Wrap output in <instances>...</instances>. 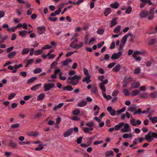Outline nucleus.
<instances>
[{
  "label": "nucleus",
  "mask_w": 157,
  "mask_h": 157,
  "mask_svg": "<svg viewBox=\"0 0 157 157\" xmlns=\"http://www.w3.org/2000/svg\"><path fill=\"white\" fill-rule=\"evenodd\" d=\"M81 76L79 75H74L73 77H70L68 78V80H71V81H78L80 80L81 79Z\"/></svg>",
  "instance_id": "nucleus-7"
},
{
  "label": "nucleus",
  "mask_w": 157,
  "mask_h": 157,
  "mask_svg": "<svg viewBox=\"0 0 157 157\" xmlns=\"http://www.w3.org/2000/svg\"><path fill=\"white\" fill-rule=\"evenodd\" d=\"M86 125L89 127H92L94 125L93 123L92 122H90L88 123H86Z\"/></svg>",
  "instance_id": "nucleus-63"
},
{
  "label": "nucleus",
  "mask_w": 157,
  "mask_h": 157,
  "mask_svg": "<svg viewBox=\"0 0 157 157\" xmlns=\"http://www.w3.org/2000/svg\"><path fill=\"white\" fill-rule=\"evenodd\" d=\"M83 42H79V44L74 45L73 48L78 49L82 47L83 46Z\"/></svg>",
  "instance_id": "nucleus-19"
},
{
  "label": "nucleus",
  "mask_w": 157,
  "mask_h": 157,
  "mask_svg": "<svg viewBox=\"0 0 157 157\" xmlns=\"http://www.w3.org/2000/svg\"><path fill=\"white\" fill-rule=\"evenodd\" d=\"M121 26L118 25L114 30V32L116 33H118L120 31Z\"/></svg>",
  "instance_id": "nucleus-36"
},
{
  "label": "nucleus",
  "mask_w": 157,
  "mask_h": 157,
  "mask_svg": "<svg viewBox=\"0 0 157 157\" xmlns=\"http://www.w3.org/2000/svg\"><path fill=\"white\" fill-rule=\"evenodd\" d=\"M139 97L143 98H146L148 97V94L147 93H144L140 94Z\"/></svg>",
  "instance_id": "nucleus-25"
},
{
  "label": "nucleus",
  "mask_w": 157,
  "mask_h": 157,
  "mask_svg": "<svg viewBox=\"0 0 157 157\" xmlns=\"http://www.w3.org/2000/svg\"><path fill=\"white\" fill-rule=\"evenodd\" d=\"M45 97V95L44 94H40L38 97L37 99L38 101H41L43 100Z\"/></svg>",
  "instance_id": "nucleus-30"
},
{
  "label": "nucleus",
  "mask_w": 157,
  "mask_h": 157,
  "mask_svg": "<svg viewBox=\"0 0 157 157\" xmlns=\"http://www.w3.org/2000/svg\"><path fill=\"white\" fill-rule=\"evenodd\" d=\"M41 84L40 83L37 84L34 86H33L31 88L32 90L35 91L39 88L41 86Z\"/></svg>",
  "instance_id": "nucleus-16"
},
{
  "label": "nucleus",
  "mask_w": 157,
  "mask_h": 157,
  "mask_svg": "<svg viewBox=\"0 0 157 157\" xmlns=\"http://www.w3.org/2000/svg\"><path fill=\"white\" fill-rule=\"evenodd\" d=\"M140 69L139 67H138L135 70L134 73L135 74H138L140 73Z\"/></svg>",
  "instance_id": "nucleus-55"
},
{
  "label": "nucleus",
  "mask_w": 157,
  "mask_h": 157,
  "mask_svg": "<svg viewBox=\"0 0 157 157\" xmlns=\"http://www.w3.org/2000/svg\"><path fill=\"white\" fill-rule=\"evenodd\" d=\"M83 138V137L81 136L78 138L77 140V143L78 144H80L81 143L82 141V140Z\"/></svg>",
  "instance_id": "nucleus-59"
},
{
  "label": "nucleus",
  "mask_w": 157,
  "mask_h": 157,
  "mask_svg": "<svg viewBox=\"0 0 157 157\" xmlns=\"http://www.w3.org/2000/svg\"><path fill=\"white\" fill-rule=\"evenodd\" d=\"M113 155L114 153L113 151L110 150L109 151H107L105 152V156L106 157H108L110 156H113Z\"/></svg>",
  "instance_id": "nucleus-26"
},
{
  "label": "nucleus",
  "mask_w": 157,
  "mask_h": 157,
  "mask_svg": "<svg viewBox=\"0 0 157 157\" xmlns=\"http://www.w3.org/2000/svg\"><path fill=\"white\" fill-rule=\"evenodd\" d=\"M108 82V80L107 79H105L103 82H101L99 84L100 89L102 90V94H103L105 93L106 91V89L104 85L107 83Z\"/></svg>",
  "instance_id": "nucleus-2"
},
{
  "label": "nucleus",
  "mask_w": 157,
  "mask_h": 157,
  "mask_svg": "<svg viewBox=\"0 0 157 157\" xmlns=\"http://www.w3.org/2000/svg\"><path fill=\"white\" fill-rule=\"evenodd\" d=\"M104 32V30L103 29H99L97 31V33L99 35H102Z\"/></svg>",
  "instance_id": "nucleus-39"
},
{
  "label": "nucleus",
  "mask_w": 157,
  "mask_h": 157,
  "mask_svg": "<svg viewBox=\"0 0 157 157\" xmlns=\"http://www.w3.org/2000/svg\"><path fill=\"white\" fill-rule=\"evenodd\" d=\"M157 96V92H154L152 93L150 95V97L152 98H155Z\"/></svg>",
  "instance_id": "nucleus-42"
},
{
  "label": "nucleus",
  "mask_w": 157,
  "mask_h": 157,
  "mask_svg": "<svg viewBox=\"0 0 157 157\" xmlns=\"http://www.w3.org/2000/svg\"><path fill=\"white\" fill-rule=\"evenodd\" d=\"M42 116V113L40 112H38L36 113L34 116V118H40Z\"/></svg>",
  "instance_id": "nucleus-40"
},
{
  "label": "nucleus",
  "mask_w": 157,
  "mask_h": 157,
  "mask_svg": "<svg viewBox=\"0 0 157 157\" xmlns=\"http://www.w3.org/2000/svg\"><path fill=\"white\" fill-rule=\"evenodd\" d=\"M57 17H55L53 18L51 17H49L48 18V19L49 21H56L57 20Z\"/></svg>",
  "instance_id": "nucleus-47"
},
{
  "label": "nucleus",
  "mask_w": 157,
  "mask_h": 157,
  "mask_svg": "<svg viewBox=\"0 0 157 157\" xmlns=\"http://www.w3.org/2000/svg\"><path fill=\"white\" fill-rule=\"evenodd\" d=\"M58 64V63L57 62L54 61L51 64L50 66V68L51 69L53 68L54 67H55L56 65Z\"/></svg>",
  "instance_id": "nucleus-54"
},
{
  "label": "nucleus",
  "mask_w": 157,
  "mask_h": 157,
  "mask_svg": "<svg viewBox=\"0 0 157 157\" xmlns=\"http://www.w3.org/2000/svg\"><path fill=\"white\" fill-rule=\"evenodd\" d=\"M140 92V91L139 90H135L132 91L131 93V95L132 96H136Z\"/></svg>",
  "instance_id": "nucleus-31"
},
{
  "label": "nucleus",
  "mask_w": 157,
  "mask_h": 157,
  "mask_svg": "<svg viewBox=\"0 0 157 157\" xmlns=\"http://www.w3.org/2000/svg\"><path fill=\"white\" fill-rule=\"evenodd\" d=\"M140 86V84L139 82H136L132 83L131 87L133 89H136L139 87Z\"/></svg>",
  "instance_id": "nucleus-14"
},
{
  "label": "nucleus",
  "mask_w": 157,
  "mask_h": 157,
  "mask_svg": "<svg viewBox=\"0 0 157 157\" xmlns=\"http://www.w3.org/2000/svg\"><path fill=\"white\" fill-rule=\"evenodd\" d=\"M29 49L28 48H24L22 52V54L23 55L27 54L29 52Z\"/></svg>",
  "instance_id": "nucleus-38"
},
{
  "label": "nucleus",
  "mask_w": 157,
  "mask_h": 157,
  "mask_svg": "<svg viewBox=\"0 0 157 157\" xmlns=\"http://www.w3.org/2000/svg\"><path fill=\"white\" fill-rule=\"evenodd\" d=\"M91 91L92 93L96 94L97 92V89L96 86H95L94 87H92Z\"/></svg>",
  "instance_id": "nucleus-41"
},
{
  "label": "nucleus",
  "mask_w": 157,
  "mask_h": 157,
  "mask_svg": "<svg viewBox=\"0 0 157 157\" xmlns=\"http://www.w3.org/2000/svg\"><path fill=\"white\" fill-rule=\"evenodd\" d=\"M128 82L126 81V79L124 78L123 82V87H125L128 84Z\"/></svg>",
  "instance_id": "nucleus-50"
},
{
  "label": "nucleus",
  "mask_w": 157,
  "mask_h": 157,
  "mask_svg": "<svg viewBox=\"0 0 157 157\" xmlns=\"http://www.w3.org/2000/svg\"><path fill=\"white\" fill-rule=\"evenodd\" d=\"M16 52L15 51H13L10 53L8 55V57L10 58H12L15 56L16 54Z\"/></svg>",
  "instance_id": "nucleus-29"
},
{
  "label": "nucleus",
  "mask_w": 157,
  "mask_h": 157,
  "mask_svg": "<svg viewBox=\"0 0 157 157\" xmlns=\"http://www.w3.org/2000/svg\"><path fill=\"white\" fill-rule=\"evenodd\" d=\"M37 79L36 77H34L31 78L29 79L27 82V83L28 84H30L33 82L35 80H36Z\"/></svg>",
  "instance_id": "nucleus-27"
},
{
  "label": "nucleus",
  "mask_w": 157,
  "mask_h": 157,
  "mask_svg": "<svg viewBox=\"0 0 157 157\" xmlns=\"http://www.w3.org/2000/svg\"><path fill=\"white\" fill-rule=\"evenodd\" d=\"M20 75L23 76L24 77H25L27 75V73L25 71H22L20 73Z\"/></svg>",
  "instance_id": "nucleus-61"
},
{
  "label": "nucleus",
  "mask_w": 157,
  "mask_h": 157,
  "mask_svg": "<svg viewBox=\"0 0 157 157\" xmlns=\"http://www.w3.org/2000/svg\"><path fill=\"white\" fill-rule=\"evenodd\" d=\"M16 95V94L14 93L10 94L9 95L8 98L9 100H11Z\"/></svg>",
  "instance_id": "nucleus-45"
},
{
  "label": "nucleus",
  "mask_w": 157,
  "mask_h": 157,
  "mask_svg": "<svg viewBox=\"0 0 157 157\" xmlns=\"http://www.w3.org/2000/svg\"><path fill=\"white\" fill-rule=\"evenodd\" d=\"M42 71V69L41 68H39L35 69L33 71V72L34 73L37 74L40 73Z\"/></svg>",
  "instance_id": "nucleus-37"
},
{
  "label": "nucleus",
  "mask_w": 157,
  "mask_h": 157,
  "mask_svg": "<svg viewBox=\"0 0 157 157\" xmlns=\"http://www.w3.org/2000/svg\"><path fill=\"white\" fill-rule=\"evenodd\" d=\"M132 11V7L131 6H129L127 9L126 11L125 12V13L127 14H129Z\"/></svg>",
  "instance_id": "nucleus-52"
},
{
  "label": "nucleus",
  "mask_w": 157,
  "mask_h": 157,
  "mask_svg": "<svg viewBox=\"0 0 157 157\" xmlns=\"http://www.w3.org/2000/svg\"><path fill=\"white\" fill-rule=\"evenodd\" d=\"M87 104L86 101L84 100H82L81 102L78 103L77 106L80 107H83L86 105Z\"/></svg>",
  "instance_id": "nucleus-21"
},
{
  "label": "nucleus",
  "mask_w": 157,
  "mask_h": 157,
  "mask_svg": "<svg viewBox=\"0 0 157 157\" xmlns=\"http://www.w3.org/2000/svg\"><path fill=\"white\" fill-rule=\"evenodd\" d=\"M119 6L118 3L117 2H115L114 3L111 4L110 5L111 7L113 8L117 9L118 8Z\"/></svg>",
  "instance_id": "nucleus-23"
},
{
  "label": "nucleus",
  "mask_w": 157,
  "mask_h": 157,
  "mask_svg": "<svg viewBox=\"0 0 157 157\" xmlns=\"http://www.w3.org/2000/svg\"><path fill=\"white\" fill-rule=\"evenodd\" d=\"M37 32L40 35H41L46 31V28L44 26H41L37 27Z\"/></svg>",
  "instance_id": "nucleus-3"
},
{
  "label": "nucleus",
  "mask_w": 157,
  "mask_h": 157,
  "mask_svg": "<svg viewBox=\"0 0 157 157\" xmlns=\"http://www.w3.org/2000/svg\"><path fill=\"white\" fill-rule=\"evenodd\" d=\"M119 94V91L117 90H114L112 93V95L113 96L115 97L117 95Z\"/></svg>",
  "instance_id": "nucleus-48"
},
{
  "label": "nucleus",
  "mask_w": 157,
  "mask_h": 157,
  "mask_svg": "<svg viewBox=\"0 0 157 157\" xmlns=\"http://www.w3.org/2000/svg\"><path fill=\"white\" fill-rule=\"evenodd\" d=\"M123 92H124V94L125 96H127L129 95V93L128 90V89H125L123 90Z\"/></svg>",
  "instance_id": "nucleus-62"
},
{
  "label": "nucleus",
  "mask_w": 157,
  "mask_h": 157,
  "mask_svg": "<svg viewBox=\"0 0 157 157\" xmlns=\"http://www.w3.org/2000/svg\"><path fill=\"white\" fill-rule=\"evenodd\" d=\"M80 112L79 110L78 109H76L73 111L72 114L75 115H78Z\"/></svg>",
  "instance_id": "nucleus-33"
},
{
  "label": "nucleus",
  "mask_w": 157,
  "mask_h": 157,
  "mask_svg": "<svg viewBox=\"0 0 157 157\" xmlns=\"http://www.w3.org/2000/svg\"><path fill=\"white\" fill-rule=\"evenodd\" d=\"M67 83L71 84L73 86H75L78 83V81H71V80H68V78H67Z\"/></svg>",
  "instance_id": "nucleus-18"
},
{
  "label": "nucleus",
  "mask_w": 157,
  "mask_h": 157,
  "mask_svg": "<svg viewBox=\"0 0 157 157\" xmlns=\"http://www.w3.org/2000/svg\"><path fill=\"white\" fill-rule=\"evenodd\" d=\"M73 132V129L70 128L64 133L63 136L65 137H68Z\"/></svg>",
  "instance_id": "nucleus-6"
},
{
  "label": "nucleus",
  "mask_w": 157,
  "mask_h": 157,
  "mask_svg": "<svg viewBox=\"0 0 157 157\" xmlns=\"http://www.w3.org/2000/svg\"><path fill=\"white\" fill-rule=\"evenodd\" d=\"M107 111L109 112L111 115L114 116L115 114V110L113 109L111 106H109L107 108Z\"/></svg>",
  "instance_id": "nucleus-9"
},
{
  "label": "nucleus",
  "mask_w": 157,
  "mask_h": 157,
  "mask_svg": "<svg viewBox=\"0 0 157 157\" xmlns=\"http://www.w3.org/2000/svg\"><path fill=\"white\" fill-rule=\"evenodd\" d=\"M127 36L124 35L121 40V42L125 44L127 41Z\"/></svg>",
  "instance_id": "nucleus-53"
},
{
  "label": "nucleus",
  "mask_w": 157,
  "mask_h": 157,
  "mask_svg": "<svg viewBox=\"0 0 157 157\" xmlns=\"http://www.w3.org/2000/svg\"><path fill=\"white\" fill-rule=\"evenodd\" d=\"M73 90V88L71 85H68L63 87V90H67L69 91H71Z\"/></svg>",
  "instance_id": "nucleus-17"
},
{
  "label": "nucleus",
  "mask_w": 157,
  "mask_h": 157,
  "mask_svg": "<svg viewBox=\"0 0 157 157\" xmlns=\"http://www.w3.org/2000/svg\"><path fill=\"white\" fill-rule=\"evenodd\" d=\"M131 124L132 125H133V126H136V120L135 119H132V120H131Z\"/></svg>",
  "instance_id": "nucleus-58"
},
{
  "label": "nucleus",
  "mask_w": 157,
  "mask_h": 157,
  "mask_svg": "<svg viewBox=\"0 0 157 157\" xmlns=\"http://www.w3.org/2000/svg\"><path fill=\"white\" fill-rule=\"evenodd\" d=\"M154 9L153 8L151 9L148 12L149 16L148 17V19L149 20H152L154 18Z\"/></svg>",
  "instance_id": "nucleus-8"
},
{
  "label": "nucleus",
  "mask_w": 157,
  "mask_h": 157,
  "mask_svg": "<svg viewBox=\"0 0 157 157\" xmlns=\"http://www.w3.org/2000/svg\"><path fill=\"white\" fill-rule=\"evenodd\" d=\"M27 33V31L26 30H22L19 31V35L22 37L25 36Z\"/></svg>",
  "instance_id": "nucleus-28"
},
{
  "label": "nucleus",
  "mask_w": 157,
  "mask_h": 157,
  "mask_svg": "<svg viewBox=\"0 0 157 157\" xmlns=\"http://www.w3.org/2000/svg\"><path fill=\"white\" fill-rule=\"evenodd\" d=\"M111 9L110 8H106L104 12V15L105 16H107L111 12Z\"/></svg>",
  "instance_id": "nucleus-22"
},
{
  "label": "nucleus",
  "mask_w": 157,
  "mask_h": 157,
  "mask_svg": "<svg viewBox=\"0 0 157 157\" xmlns=\"http://www.w3.org/2000/svg\"><path fill=\"white\" fill-rule=\"evenodd\" d=\"M122 53L121 51H120L117 53H114L111 56V58L113 60L117 59L122 56Z\"/></svg>",
  "instance_id": "nucleus-4"
},
{
  "label": "nucleus",
  "mask_w": 157,
  "mask_h": 157,
  "mask_svg": "<svg viewBox=\"0 0 157 157\" xmlns=\"http://www.w3.org/2000/svg\"><path fill=\"white\" fill-rule=\"evenodd\" d=\"M51 46L49 45H46L42 48V49H47L51 48Z\"/></svg>",
  "instance_id": "nucleus-60"
},
{
  "label": "nucleus",
  "mask_w": 157,
  "mask_h": 157,
  "mask_svg": "<svg viewBox=\"0 0 157 157\" xmlns=\"http://www.w3.org/2000/svg\"><path fill=\"white\" fill-rule=\"evenodd\" d=\"M148 15V12L146 10H142L139 14V16L142 18L146 17Z\"/></svg>",
  "instance_id": "nucleus-5"
},
{
  "label": "nucleus",
  "mask_w": 157,
  "mask_h": 157,
  "mask_svg": "<svg viewBox=\"0 0 157 157\" xmlns=\"http://www.w3.org/2000/svg\"><path fill=\"white\" fill-rule=\"evenodd\" d=\"M151 132H149L147 135L145 136V139L148 141V142H150L152 140V139H151L152 137L151 136Z\"/></svg>",
  "instance_id": "nucleus-15"
},
{
  "label": "nucleus",
  "mask_w": 157,
  "mask_h": 157,
  "mask_svg": "<svg viewBox=\"0 0 157 157\" xmlns=\"http://www.w3.org/2000/svg\"><path fill=\"white\" fill-rule=\"evenodd\" d=\"M133 106V107H129V109H128V110L134 113L136 109V105H134Z\"/></svg>",
  "instance_id": "nucleus-34"
},
{
  "label": "nucleus",
  "mask_w": 157,
  "mask_h": 157,
  "mask_svg": "<svg viewBox=\"0 0 157 157\" xmlns=\"http://www.w3.org/2000/svg\"><path fill=\"white\" fill-rule=\"evenodd\" d=\"M62 72H60L59 74V79L61 80L64 81L66 79V78L65 77L62 76Z\"/></svg>",
  "instance_id": "nucleus-51"
},
{
  "label": "nucleus",
  "mask_w": 157,
  "mask_h": 157,
  "mask_svg": "<svg viewBox=\"0 0 157 157\" xmlns=\"http://www.w3.org/2000/svg\"><path fill=\"white\" fill-rule=\"evenodd\" d=\"M78 40L77 38H76L74 41H73L70 45V47L73 48L74 46L77 44Z\"/></svg>",
  "instance_id": "nucleus-24"
},
{
  "label": "nucleus",
  "mask_w": 157,
  "mask_h": 157,
  "mask_svg": "<svg viewBox=\"0 0 157 157\" xmlns=\"http://www.w3.org/2000/svg\"><path fill=\"white\" fill-rule=\"evenodd\" d=\"M103 95L105 98L107 100H109L112 98V97L111 95H106L105 93L103 94Z\"/></svg>",
  "instance_id": "nucleus-44"
},
{
  "label": "nucleus",
  "mask_w": 157,
  "mask_h": 157,
  "mask_svg": "<svg viewBox=\"0 0 157 157\" xmlns=\"http://www.w3.org/2000/svg\"><path fill=\"white\" fill-rule=\"evenodd\" d=\"M9 146L13 148L17 147V144L16 142L12 140H10L9 143Z\"/></svg>",
  "instance_id": "nucleus-10"
},
{
  "label": "nucleus",
  "mask_w": 157,
  "mask_h": 157,
  "mask_svg": "<svg viewBox=\"0 0 157 157\" xmlns=\"http://www.w3.org/2000/svg\"><path fill=\"white\" fill-rule=\"evenodd\" d=\"M23 65L21 63H20L19 64L17 65L15 64L14 66V67L15 69H17L21 67H22Z\"/></svg>",
  "instance_id": "nucleus-57"
},
{
  "label": "nucleus",
  "mask_w": 157,
  "mask_h": 157,
  "mask_svg": "<svg viewBox=\"0 0 157 157\" xmlns=\"http://www.w3.org/2000/svg\"><path fill=\"white\" fill-rule=\"evenodd\" d=\"M155 42V39H153L150 40L148 44L149 45H151L154 44Z\"/></svg>",
  "instance_id": "nucleus-56"
},
{
  "label": "nucleus",
  "mask_w": 157,
  "mask_h": 157,
  "mask_svg": "<svg viewBox=\"0 0 157 157\" xmlns=\"http://www.w3.org/2000/svg\"><path fill=\"white\" fill-rule=\"evenodd\" d=\"M141 113H142V111L141 109L140 108L138 109L137 110L135 111L134 112V114H140Z\"/></svg>",
  "instance_id": "nucleus-49"
},
{
  "label": "nucleus",
  "mask_w": 157,
  "mask_h": 157,
  "mask_svg": "<svg viewBox=\"0 0 157 157\" xmlns=\"http://www.w3.org/2000/svg\"><path fill=\"white\" fill-rule=\"evenodd\" d=\"M150 120L153 124H154L157 122V117H150Z\"/></svg>",
  "instance_id": "nucleus-35"
},
{
  "label": "nucleus",
  "mask_w": 157,
  "mask_h": 157,
  "mask_svg": "<svg viewBox=\"0 0 157 157\" xmlns=\"http://www.w3.org/2000/svg\"><path fill=\"white\" fill-rule=\"evenodd\" d=\"M116 64V63L114 62H113L110 63L108 66V67L109 68H111L113 67Z\"/></svg>",
  "instance_id": "nucleus-64"
},
{
  "label": "nucleus",
  "mask_w": 157,
  "mask_h": 157,
  "mask_svg": "<svg viewBox=\"0 0 157 157\" xmlns=\"http://www.w3.org/2000/svg\"><path fill=\"white\" fill-rule=\"evenodd\" d=\"M124 122H122L116 125L114 128L115 130L116 131L120 130V128L124 126Z\"/></svg>",
  "instance_id": "nucleus-12"
},
{
  "label": "nucleus",
  "mask_w": 157,
  "mask_h": 157,
  "mask_svg": "<svg viewBox=\"0 0 157 157\" xmlns=\"http://www.w3.org/2000/svg\"><path fill=\"white\" fill-rule=\"evenodd\" d=\"M42 52V49H40L36 50L34 54L35 55H38L41 54Z\"/></svg>",
  "instance_id": "nucleus-46"
},
{
  "label": "nucleus",
  "mask_w": 157,
  "mask_h": 157,
  "mask_svg": "<svg viewBox=\"0 0 157 157\" xmlns=\"http://www.w3.org/2000/svg\"><path fill=\"white\" fill-rule=\"evenodd\" d=\"M55 87L54 83H51L48 84H45L44 85V91H47L50 90L52 88H55Z\"/></svg>",
  "instance_id": "nucleus-1"
},
{
  "label": "nucleus",
  "mask_w": 157,
  "mask_h": 157,
  "mask_svg": "<svg viewBox=\"0 0 157 157\" xmlns=\"http://www.w3.org/2000/svg\"><path fill=\"white\" fill-rule=\"evenodd\" d=\"M90 78L91 76L90 75H88L82 79V81L83 82H86L87 84H88L91 81Z\"/></svg>",
  "instance_id": "nucleus-11"
},
{
  "label": "nucleus",
  "mask_w": 157,
  "mask_h": 157,
  "mask_svg": "<svg viewBox=\"0 0 157 157\" xmlns=\"http://www.w3.org/2000/svg\"><path fill=\"white\" fill-rule=\"evenodd\" d=\"M111 23V27H113L114 25H116L117 24V22L116 21V18H113L112 20Z\"/></svg>",
  "instance_id": "nucleus-32"
},
{
  "label": "nucleus",
  "mask_w": 157,
  "mask_h": 157,
  "mask_svg": "<svg viewBox=\"0 0 157 157\" xmlns=\"http://www.w3.org/2000/svg\"><path fill=\"white\" fill-rule=\"evenodd\" d=\"M19 124L18 123H16V124H12L10 127L11 128H17L19 127Z\"/></svg>",
  "instance_id": "nucleus-43"
},
{
  "label": "nucleus",
  "mask_w": 157,
  "mask_h": 157,
  "mask_svg": "<svg viewBox=\"0 0 157 157\" xmlns=\"http://www.w3.org/2000/svg\"><path fill=\"white\" fill-rule=\"evenodd\" d=\"M121 66L119 64L116 65L112 69V71L115 72H118L120 70Z\"/></svg>",
  "instance_id": "nucleus-13"
},
{
  "label": "nucleus",
  "mask_w": 157,
  "mask_h": 157,
  "mask_svg": "<svg viewBox=\"0 0 157 157\" xmlns=\"http://www.w3.org/2000/svg\"><path fill=\"white\" fill-rule=\"evenodd\" d=\"M72 61V60L71 59H68L64 61H63L62 62L63 65V66H67L68 65L69 63L71 62Z\"/></svg>",
  "instance_id": "nucleus-20"
}]
</instances>
